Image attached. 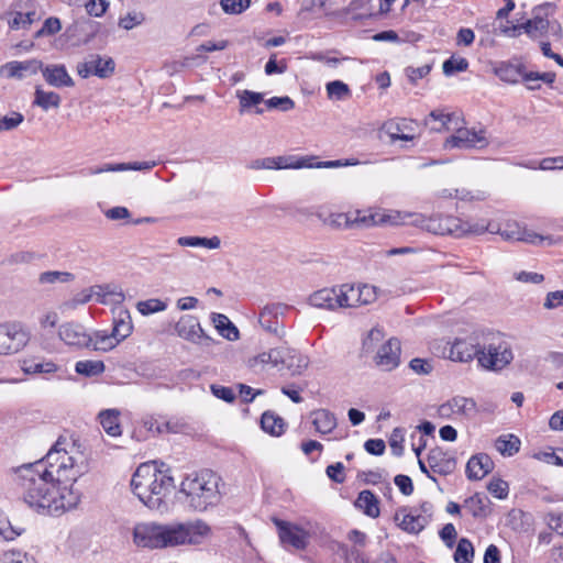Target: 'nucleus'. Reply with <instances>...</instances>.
<instances>
[{"mask_svg":"<svg viewBox=\"0 0 563 563\" xmlns=\"http://www.w3.org/2000/svg\"><path fill=\"white\" fill-rule=\"evenodd\" d=\"M88 472L86 454L75 441L58 438L44 460L14 468L23 500L36 511L58 516L81 499L76 482Z\"/></svg>","mask_w":563,"mask_h":563,"instance_id":"nucleus-1","label":"nucleus"},{"mask_svg":"<svg viewBox=\"0 0 563 563\" xmlns=\"http://www.w3.org/2000/svg\"><path fill=\"white\" fill-rule=\"evenodd\" d=\"M211 534V527L201 519L174 523L148 521L134 526L133 543L139 548L151 550L200 545Z\"/></svg>","mask_w":563,"mask_h":563,"instance_id":"nucleus-2","label":"nucleus"},{"mask_svg":"<svg viewBox=\"0 0 563 563\" xmlns=\"http://www.w3.org/2000/svg\"><path fill=\"white\" fill-rule=\"evenodd\" d=\"M164 463L158 467L157 462L141 464L134 472L131 486L135 496L150 509L165 511L166 497L172 493L174 478L169 470H163Z\"/></svg>","mask_w":563,"mask_h":563,"instance_id":"nucleus-3","label":"nucleus"},{"mask_svg":"<svg viewBox=\"0 0 563 563\" xmlns=\"http://www.w3.org/2000/svg\"><path fill=\"white\" fill-rule=\"evenodd\" d=\"M221 477L210 470H203L185 477L180 492L186 496L188 506L195 511H206L221 500L219 485Z\"/></svg>","mask_w":563,"mask_h":563,"instance_id":"nucleus-4","label":"nucleus"},{"mask_svg":"<svg viewBox=\"0 0 563 563\" xmlns=\"http://www.w3.org/2000/svg\"><path fill=\"white\" fill-rule=\"evenodd\" d=\"M489 144L486 137V131L481 129H467L460 126L455 129V133L448 137L444 142V147L448 150H482Z\"/></svg>","mask_w":563,"mask_h":563,"instance_id":"nucleus-5","label":"nucleus"},{"mask_svg":"<svg viewBox=\"0 0 563 563\" xmlns=\"http://www.w3.org/2000/svg\"><path fill=\"white\" fill-rule=\"evenodd\" d=\"M514 358V353L507 342L490 343L481 349L478 363L482 367L500 371L506 367Z\"/></svg>","mask_w":563,"mask_h":563,"instance_id":"nucleus-6","label":"nucleus"},{"mask_svg":"<svg viewBox=\"0 0 563 563\" xmlns=\"http://www.w3.org/2000/svg\"><path fill=\"white\" fill-rule=\"evenodd\" d=\"M29 335L19 323L0 324V355L19 352L25 346Z\"/></svg>","mask_w":563,"mask_h":563,"instance_id":"nucleus-7","label":"nucleus"},{"mask_svg":"<svg viewBox=\"0 0 563 563\" xmlns=\"http://www.w3.org/2000/svg\"><path fill=\"white\" fill-rule=\"evenodd\" d=\"M274 523L277 527L278 537L284 547H292L297 550H303L307 547L309 533L303 528L276 518Z\"/></svg>","mask_w":563,"mask_h":563,"instance_id":"nucleus-8","label":"nucleus"},{"mask_svg":"<svg viewBox=\"0 0 563 563\" xmlns=\"http://www.w3.org/2000/svg\"><path fill=\"white\" fill-rule=\"evenodd\" d=\"M288 307L282 303L265 306L258 318L261 327L276 338L283 339L286 335V331L284 324L279 321V317H283Z\"/></svg>","mask_w":563,"mask_h":563,"instance_id":"nucleus-9","label":"nucleus"},{"mask_svg":"<svg viewBox=\"0 0 563 563\" xmlns=\"http://www.w3.org/2000/svg\"><path fill=\"white\" fill-rule=\"evenodd\" d=\"M175 331L181 339L195 344H209L212 339L203 331L197 317L185 314L175 325Z\"/></svg>","mask_w":563,"mask_h":563,"instance_id":"nucleus-10","label":"nucleus"},{"mask_svg":"<svg viewBox=\"0 0 563 563\" xmlns=\"http://www.w3.org/2000/svg\"><path fill=\"white\" fill-rule=\"evenodd\" d=\"M428 467L433 474L446 476L452 474L456 468L455 456L441 448H433L430 450L428 457Z\"/></svg>","mask_w":563,"mask_h":563,"instance_id":"nucleus-11","label":"nucleus"},{"mask_svg":"<svg viewBox=\"0 0 563 563\" xmlns=\"http://www.w3.org/2000/svg\"><path fill=\"white\" fill-rule=\"evenodd\" d=\"M316 159L314 156H295V155H285V162L287 163V168L299 169V168H336L342 166H354L357 164L356 161H324L312 163Z\"/></svg>","mask_w":563,"mask_h":563,"instance_id":"nucleus-12","label":"nucleus"},{"mask_svg":"<svg viewBox=\"0 0 563 563\" xmlns=\"http://www.w3.org/2000/svg\"><path fill=\"white\" fill-rule=\"evenodd\" d=\"M400 342L398 339H389L377 351L375 362L384 371H391L399 365L400 362Z\"/></svg>","mask_w":563,"mask_h":563,"instance_id":"nucleus-13","label":"nucleus"},{"mask_svg":"<svg viewBox=\"0 0 563 563\" xmlns=\"http://www.w3.org/2000/svg\"><path fill=\"white\" fill-rule=\"evenodd\" d=\"M58 335L62 341L71 346L89 347L92 343V338L86 332L84 327L74 322L62 324Z\"/></svg>","mask_w":563,"mask_h":563,"instance_id":"nucleus-14","label":"nucleus"},{"mask_svg":"<svg viewBox=\"0 0 563 563\" xmlns=\"http://www.w3.org/2000/svg\"><path fill=\"white\" fill-rule=\"evenodd\" d=\"M309 365V358L298 351L280 347L279 367L286 368L292 376L301 375Z\"/></svg>","mask_w":563,"mask_h":563,"instance_id":"nucleus-15","label":"nucleus"},{"mask_svg":"<svg viewBox=\"0 0 563 563\" xmlns=\"http://www.w3.org/2000/svg\"><path fill=\"white\" fill-rule=\"evenodd\" d=\"M41 71L45 81L55 88L73 87L75 85L64 65H42Z\"/></svg>","mask_w":563,"mask_h":563,"instance_id":"nucleus-16","label":"nucleus"},{"mask_svg":"<svg viewBox=\"0 0 563 563\" xmlns=\"http://www.w3.org/2000/svg\"><path fill=\"white\" fill-rule=\"evenodd\" d=\"M394 520L401 530L413 534L421 532L429 522L426 516L406 514L405 510L397 511Z\"/></svg>","mask_w":563,"mask_h":563,"instance_id":"nucleus-17","label":"nucleus"},{"mask_svg":"<svg viewBox=\"0 0 563 563\" xmlns=\"http://www.w3.org/2000/svg\"><path fill=\"white\" fill-rule=\"evenodd\" d=\"M494 463L487 454L472 456L466 464V475L472 481H479L492 472Z\"/></svg>","mask_w":563,"mask_h":563,"instance_id":"nucleus-18","label":"nucleus"},{"mask_svg":"<svg viewBox=\"0 0 563 563\" xmlns=\"http://www.w3.org/2000/svg\"><path fill=\"white\" fill-rule=\"evenodd\" d=\"M376 227H397L410 224L415 212L398 210H375Z\"/></svg>","mask_w":563,"mask_h":563,"instance_id":"nucleus-19","label":"nucleus"},{"mask_svg":"<svg viewBox=\"0 0 563 563\" xmlns=\"http://www.w3.org/2000/svg\"><path fill=\"white\" fill-rule=\"evenodd\" d=\"M481 347L465 339H456L450 349V358L457 362H468L476 357Z\"/></svg>","mask_w":563,"mask_h":563,"instance_id":"nucleus-20","label":"nucleus"},{"mask_svg":"<svg viewBox=\"0 0 563 563\" xmlns=\"http://www.w3.org/2000/svg\"><path fill=\"white\" fill-rule=\"evenodd\" d=\"M410 225L421 228L428 232L445 235L448 230L445 228V217L435 216V217H426L421 213H413V219L410 220Z\"/></svg>","mask_w":563,"mask_h":563,"instance_id":"nucleus-21","label":"nucleus"},{"mask_svg":"<svg viewBox=\"0 0 563 563\" xmlns=\"http://www.w3.org/2000/svg\"><path fill=\"white\" fill-rule=\"evenodd\" d=\"M445 228L449 229L446 234L455 236H463L468 233L482 234L487 230L484 224H471L452 216H445Z\"/></svg>","mask_w":563,"mask_h":563,"instance_id":"nucleus-22","label":"nucleus"},{"mask_svg":"<svg viewBox=\"0 0 563 563\" xmlns=\"http://www.w3.org/2000/svg\"><path fill=\"white\" fill-rule=\"evenodd\" d=\"M309 303L320 309L334 310L340 308L338 288H323L309 297Z\"/></svg>","mask_w":563,"mask_h":563,"instance_id":"nucleus-23","label":"nucleus"},{"mask_svg":"<svg viewBox=\"0 0 563 563\" xmlns=\"http://www.w3.org/2000/svg\"><path fill=\"white\" fill-rule=\"evenodd\" d=\"M43 63L37 59H30L24 62H9L2 69L7 71L9 78H23L25 74H36L41 70Z\"/></svg>","mask_w":563,"mask_h":563,"instance_id":"nucleus-24","label":"nucleus"},{"mask_svg":"<svg viewBox=\"0 0 563 563\" xmlns=\"http://www.w3.org/2000/svg\"><path fill=\"white\" fill-rule=\"evenodd\" d=\"M156 166V162H133V163H118V164H104L101 167L89 168V174L97 175L104 172H125V170H151Z\"/></svg>","mask_w":563,"mask_h":563,"instance_id":"nucleus-25","label":"nucleus"},{"mask_svg":"<svg viewBox=\"0 0 563 563\" xmlns=\"http://www.w3.org/2000/svg\"><path fill=\"white\" fill-rule=\"evenodd\" d=\"M310 418L316 431L320 434L331 433L338 424L334 413L328 409L313 410Z\"/></svg>","mask_w":563,"mask_h":563,"instance_id":"nucleus-26","label":"nucleus"},{"mask_svg":"<svg viewBox=\"0 0 563 563\" xmlns=\"http://www.w3.org/2000/svg\"><path fill=\"white\" fill-rule=\"evenodd\" d=\"M412 120L407 119L389 120L384 124V130L393 142L397 140L411 141L413 135L407 134L405 131H412Z\"/></svg>","mask_w":563,"mask_h":563,"instance_id":"nucleus-27","label":"nucleus"},{"mask_svg":"<svg viewBox=\"0 0 563 563\" xmlns=\"http://www.w3.org/2000/svg\"><path fill=\"white\" fill-rule=\"evenodd\" d=\"M495 74L500 80L507 84H516L520 77L523 80V75L527 74V71H525L522 64L503 62L495 68Z\"/></svg>","mask_w":563,"mask_h":563,"instance_id":"nucleus-28","label":"nucleus"},{"mask_svg":"<svg viewBox=\"0 0 563 563\" xmlns=\"http://www.w3.org/2000/svg\"><path fill=\"white\" fill-rule=\"evenodd\" d=\"M211 321L218 332L229 341H236L240 338L238 328L230 321V319L222 313L213 312Z\"/></svg>","mask_w":563,"mask_h":563,"instance_id":"nucleus-29","label":"nucleus"},{"mask_svg":"<svg viewBox=\"0 0 563 563\" xmlns=\"http://www.w3.org/2000/svg\"><path fill=\"white\" fill-rule=\"evenodd\" d=\"M373 227H376V213L373 210H369L368 214L361 210L350 212V220L345 222V230H363Z\"/></svg>","mask_w":563,"mask_h":563,"instance_id":"nucleus-30","label":"nucleus"},{"mask_svg":"<svg viewBox=\"0 0 563 563\" xmlns=\"http://www.w3.org/2000/svg\"><path fill=\"white\" fill-rule=\"evenodd\" d=\"M340 308H353L361 306L360 285H342L338 287Z\"/></svg>","mask_w":563,"mask_h":563,"instance_id":"nucleus-31","label":"nucleus"},{"mask_svg":"<svg viewBox=\"0 0 563 563\" xmlns=\"http://www.w3.org/2000/svg\"><path fill=\"white\" fill-rule=\"evenodd\" d=\"M100 423L103 430L111 437L121 434V427L119 423V411L115 409H107L99 413Z\"/></svg>","mask_w":563,"mask_h":563,"instance_id":"nucleus-32","label":"nucleus"},{"mask_svg":"<svg viewBox=\"0 0 563 563\" xmlns=\"http://www.w3.org/2000/svg\"><path fill=\"white\" fill-rule=\"evenodd\" d=\"M355 505L368 517L376 518L379 516L378 500L369 490L361 492Z\"/></svg>","mask_w":563,"mask_h":563,"instance_id":"nucleus-33","label":"nucleus"},{"mask_svg":"<svg viewBox=\"0 0 563 563\" xmlns=\"http://www.w3.org/2000/svg\"><path fill=\"white\" fill-rule=\"evenodd\" d=\"M261 426L265 432L275 437L283 434L285 431L283 418L271 411H266L262 415Z\"/></svg>","mask_w":563,"mask_h":563,"instance_id":"nucleus-34","label":"nucleus"},{"mask_svg":"<svg viewBox=\"0 0 563 563\" xmlns=\"http://www.w3.org/2000/svg\"><path fill=\"white\" fill-rule=\"evenodd\" d=\"M131 317L128 311L120 312L119 318L114 320L111 334L119 342L126 339L132 333Z\"/></svg>","mask_w":563,"mask_h":563,"instance_id":"nucleus-35","label":"nucleus"},{"mask_svg":"<svg viewBox=\"0 0 563 563\" xmlns=\"http://www.w3.org/2000/svg\"><path fill=\"white\" fill-rule=\"evenodd\" d=\"M34 97L33 103L45 111L51 108L56 109L60 104V96L58 93L54 91H45L40 87L35 89Z\"/></svg>","mask_w":563,"mask_h":563,"instance_id":"nucleus-36","label":"nucleus"},{"mask_svg":"<svg viewBox=\"0 0 563 563\" xmlns=\"http://www.w3.org/2000/svg\"><path fill=\"white\" fill-rule=\"evenodd\" d=\"M496 450L504 456H512L520 449V440L512 435H500L495 441Z\"/></svg>","mask_w":563,"mask_h":563,"instance_id":"nucleus-37","label":"nucleus"},{"mask_svg":"<svg viewBox=\"0 0 563 563\" xmlns=\"http://www.w3.org/2000/svg\"><path fill=\"white\" fill-rule=\"evenodd\" d=\"M177 243L181 246H202L207 249H218L220 246V239L218 236L213 238H200V236H181L177 240Z\"/></svg>","mask_w":563,"mask_h":563,"instance_id":"nucleus-38","label":"nucleus"},{"mask_svg":"<svg viewBox=\"0 0 563 563\" xmlns=\"http://www.w3.org/2000/svg\"><path fill=\"white\" fill-rule=\"evenodd\" d=\"M549 25L550 23L547 19L534 15L532 19L522 23V29L530 37L537 38L548 32Z\"/></svg>","mask_w":563,"mask_h":563,"instance_id":"nucleus-39","label":"nucleus"},{"mask_svg":"<svg viewBox=\"0 0 563 563\" xmlns=\"http://www.w3.org/2000/svg\"><path fill=\"white\" fill-rule=\"evenodd\" d=\"M90 60L93 67V75L107 78L114 71V62L111 57L103 58L100 55H91Z\"/></svg>","mask_w":563,"mask_h":563,"instance_id":"nucleus-40","label":"nucleus"},{"mask_svg":"<svg viewBox=\"0 0 563 563\" xmlns=\"http://www.w3.org/2000/svg\"><path fill=\"white\" fill-rule=\"evenodd\" d=\"M450 401L455 415L473 417L477 411L476 402L472 398L456 396L453 397Z\"/></svg>","mask_w":563,"mask_h":563,"instance_id":"nucleus-41","label":"nucleus"},{"mask_svg":"<svg viewBox=\"0 0 563 563\" xmlns=\"http://www.w3.org/2000/svg\"><path fill=\"white\" fill-rule=\"evenodd\" d=\"M453 558L456 563H472L474 558V547L472 542L466 538H461Z\"/></svg>","mask_w":563,"mask_h":563,"instance_id":"nucleus-42","label":"nucleus"},{"mask_svg":"<svg viewBox=\"0 0 563 563\" xmlns=\"http://www.w3.org/2000/svg\"><path fill=\"white\" fill-rule=\"evenodd\" d=\"M104 364L102 361H79L76 363L75 369L78 374L91 377L100 375L104 372Z\"/></svg>","mask_w":563,"mask_h":563,"instance_id":"nucleus-43","label":"nucleus"},{"mask_svg":"<svg viewBox=\"0 0 563 563\" xmlns=\"http://www.w3.org/2000/svg\"><path fill=\"white\" fill-rule=\"evenodd\" d=\"M325 90L329 99L333 100H345L349 99L352 95L350 87L341 80H333L328 82Z\"/></svg>","mask_w":563,"mask_h":563,"instance_id":"nucleus-44","label":"nucleus"},{"mask_svg":"<svg viewBox=\"0 0 563 563\" xmlns=\"http://www.w3.org/2000/svg\"><path fill=\"white\" fill-rule=\"evenodd\" d=\"M22 369L25 374L53 373L57 369L53 362H40L36 360H24Z\"/></svg>","mask_w":563,"mask_h":563,"instance_id":"nucleus-45","label":"nucleus"},{"mask_svg":"<svg viewBox=\"0 0 563 563\" xmlns=\"http://www.w3.org/2000/svg\"><path fill=\"white\" fill-rule=\"evenodd\" d=\"M317 217L324 225L330 227L331 229L345 230V222L350 220V212H332L327 217H323L322 213H318Z\"/></svg>","mask_w":563,"mask_h":563,"instance_id":"nucleus-46","label":"nucleus"},{"mask_svg":"<svg viewBox=\"0 0 563 563\" xmlns=\"http://www.w3.org/2000/svg\"><path fill=\"white\" fill-rule=\"evenodd\" d=\"M75 276L69 272L48 271L43 272L38 276L40 284H56V283H69L74 280Z\"/></svg>","mask_w":563,"mask_h":563,"instance_id":"nucleus-47","label":"nucleus"},{"mask_svg":"<svg viewBox=\"0 0 563 563\" xmlns=\"http://www.w3.org/2000/svg\"><path fill=\"white\" fill-rule=\"evenodd\" d=\"M279 356L280 349H273L251 358L249 364L251 367H256L258 364H272L274 367H279Z\"/></svg>","mask_w":563,"mask_h":563,"instance_id":"nucleus-48","label":"nucleus"},{"mask_svg":"<svg viewBox=\"0 0 563 563\" xmlns=\"http://www.w3.org/2000/svg\"><path fill=\"white\" fill-rule=\"evenodd\" d=\"M119 343L120 342L115 338H113L111 333L104 334L97 332L96 338L95 340L92 339V343L90 346H92L95 351L108 352L113 350Z\"/></svg>","mask_w":563,"mask_h":563,"instance_id":"nucleus-49","label":"nucleus"},{"mask_svg":"<svg viewBox=\"0 0 563 563\" xmlns=\"http://www.w3.org/2000/svg\"><path fill=\"white\" fill-rule=\"evenodd\" d=\"M236 97L240 101L241 112L253 106H257L263 101V93L251 90L238 91Z\"/></svg>","mask_w":563,"mask_h":563,"instance_id":"nucleus-50","label":"nucleus"},{"mask_svg":"<svg viewBox=\"0 0 563 563\" xmlns=\"http://www.w3.org/2000/svg\"><path fill=\"white\" fill-rule=\"evenodd\" d=\"M488 498L481 494H475L466 500L467 506L474 517H484L487 514Z\"/></svg>","mask_w":563,"mask_h":563,"instance_id":"nucleus-51","label":"nucleus"},{"mask_svg":"<svg viewBox=\"0 0 563 563\" xmlns=\"http://www.w3.org/2000/svg\"><path fill=\"white\" fill-rule=\"evenodd\" d=\"M136 307L140 313H142L143 316H147L151 313L164 311L167 306L161 299L153 298L144 301H139Z\"/></svg>","mask_w":563,"mask_h":563,"instance_id":"nucleus-52","label":"nucleus"},{"mask_svg":"<svg viewBox=\"0 0 563 563\" xmlns=\"http://www.w3.org/2000/svg\"><path fill=\"white\" fill-rule=\"evenodd\" d=\"M62 30V23L58 18L51 16L46 19L43 26L34 34L35 38L52 36Z\"/></svg>","mask_w":563,"mask_h":563,"instance_id":"nucleus-53","label":"nucleus"},{"mask_svg":"<svg viewBox=\"0 0 563 563\" xmlns=\"http://www.w3.org/2000/svg\"><path fill=\"white\" fill-rule=\"evenodd\" d=\"M0 563H37L36 560L21 551H7L0 558Z\"/></svg>","mask_w":563,"mask_h":563,"instance_id":"nucleus-54","label":"nucleus"},{"mask_svg":"<svg viewBox=\"0 0 563 563\" xmlns=\"http://www.w3.org/2000/svg\"><path fill=\"white\" fill-rule=\"evenodd\" d=\"M468 67V62L464 57H451L443 63L442 69L446 76H451L457 71H465Z\"/></svg>","mask_w":563,"mask_h":563,"instance_id":"nucleus-55","label":"nucleus"},{"mask_svg":"<svg viewBox=\"0 0 563 563\" xmlns=\"http://www.w3.org/2000/svg\"><path fill=\"white\" fill-rule=\"evenodd\" d=\"M220 4L225 13L240 14L250 7L251 0H221Z\"/></svg>","mask_w":563,"mask_h":563,"instance_id":"nucleus-56","label":"nucleus"},{"mask_svg":"<svg viewBox=\"0 0 563 563\" xmlns=\"http://www.w3.org/2000/svg\"><path fill=\"white\" fill-rule=\"evenodd\" d=\"M199 56L184 57L179 60H173L164 64V69L168 76H173L176 73L184 70L189 67L192 60L198 59Z\"/></svg>","mask_w":563,"mask_h":563,"instance_id":"nucleus-57","label":"nucleus"},{"mask_svg":"<svg viewBox=\"0 0 563 563\" xmlns=\"http://www.w3.org/2000/svg\"><path fill=\"white\" fill-rule=\"evenodd\" d=\"M267 108L269 109H278L283 112L290 111L295 108V102L291 98L285 97H273L268 99L266 102Z\"/></svg>","mask_w":563,"mask_h":563,"instance_id":"nucleus-58","label":"nucleus"},{"mask_svg":"<svg viewBox=\"0 0 563 563\" xmlns=\"http://www.w3.org/2000/svg\"><path fill=\"white\" fill-rule=\"evenodd\" d=\"M23 115L19 112H12L10 115L0 117V132L11 131L23 122Z\"/></svg>","mask_w":563,"mask_h":563,"instance_id":"nucleus-59","label":"nucleus"},{"mask_svg":"<svg viewBox=\"0 0 563 563\" xmlns=\"http://www.w3.org/2000/svg\"><path fill=\"white\" fill-rule=\"evenodd\" d=\"M488 492L499 499H504L508 496V483L500 479L495 478L492 479L487 486Z\"/></svg>","mask_w":563,"mask_h":563,"instance_id":"nucleus-60","label":"nucleus"},{"mask_svg":"<svg viewBox=\"0 0 563 563\" xmlns=\"http://www.w3.org/2000/svg\"><path fill=\"white\" fill-rule=\"evenodd\" d=\"M312 59L323 63L328 67L334 68V69L338 68L339 65H341L343 62L350 60L349 57L330 56L329 54H325V53H314L312 55Z\"/></svg>","mask_w":563,"mask_h":563,"instance_id":"nucleus-61","label":"nucleus"},{"mask_svg":"<svg viewBox=\"0 0 563 563\" xmlns=\"http://www.w3.org/2000/svg\"><path fill=\"white\" fill-rule=\"evenodd\" d=\"M556 75L552 71L547 73H538V71H529L523 75V82L539 81L542 80L548 85H552L555 81Z\"/></svg>","mask_w":563,"mask_h":563,"instance_id":"nucleus-62","label":"nucleus"},{"mask_svg":"<svg viewBox=\"0 0 563 563\" xmlns=\"http://www.w3.org/2000/svg\"><path fill=\"white\" fill-rule=\"evenodd\" d=\"M109 3L106 0H89L86 4V11L89 15L101 16L108 9Z\"/></svg>","mask_w":563,"mask_h":563,"instance_id":"nucleus-63","label":"nucleus"},{"mask_svg":"<svg viewBox=\"0 0 563 563\" xmlns=\"http://www.w3.org/2000/svg\"><path fill=\"white\" fill-rule=\"evenodd\" d=\"M144 21L142 13H128L119 20V26L124 30H132L134 26L140 25Z\"/></svg>","mask_w":563,"mask_h":563,"instance_id":"nucleus-64","label":"nucleus"}]
</instances>
